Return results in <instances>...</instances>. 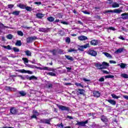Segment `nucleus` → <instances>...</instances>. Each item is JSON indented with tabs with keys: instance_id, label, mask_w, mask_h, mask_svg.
Masks as SVG:
<instances>
[{
	"instance_id": "1",
	"label": "nucleus",
	"mask_w": 128,
	"mask_h": 128,
	"mask_svg": "<svg viewBox=\"0 0 128 128\" xmlns=\"http://www.w3.org/2000/svg\"><path fill=\"white\" fill-rule=\"evenodd\" d=\"M57 106H58L59 110H60L62 112H64V110H66V112H70L69 107L64 106L62 105H58V104H57Z\"/></svg>"
},
{
	"instance_id": "2",
	"label": "nucleus",
	"mask_w": 128,
	"mask_h": 128,
	"mask_svg": "<svg viewBox=\"0 0 128 128\" xmlns=\"http://www.w3.org/2000/svg\"><path fill=\"white\" fill-rule=\"evenodd\" d=\"M88 123V120H86L84 122H78L77 121V123L76 124V126H86V124Z\"/></svg>"
},
{
	"instance_id": "3",
	"label": "nucleus",
	"mask_w": 128,
	"mask_h": 128,
	"mask_svg": "<svg viewBox=\"0 0 128 128\" xmlns=\"http://www.w3.org/2000/svg\"><path fill=\"white\" fill-rule=\"evenodd\" d=\"M38 40V38L36 36H30L26 38V41L27 44H30V42H32L33 40Z\"/></svg>"
},
{
	"instance_id": "4",
	"label": "nucleus",
	"mask_w": 128,
	"mask_h": 128,
	"mask_svg": "<svg viewBox=\"0 0 128 128\" xmlns=\"http://www.w3.org/2000/svg\"><path fill=\"white\" fill-rule=\"evenodd\" d=\"M106 14L108 12H114L115 14H120V12H122V10L119 9H115L114 10H108L106 12Z\"/></svg>"
},
{
	"instance_id": "5",
	"label": "nucleus",
	"mask_w": 128,
	"mask_h": 128,
	"mask_svg": "<svg viewBox=\"0 0 128 128\" xmlns=\"http://www.w3.org/2000/svg\"><path fill=\"white\" fill-rule=\"evenodd\" d=\"M18 72H20L21 74H32V72L30 70H26L24 69L19 70H18Z\"/></svg>"
},
{
	"instance_id": "6",
	"label": "nucleus",
	"mask_w": 128,
	"mask_h": 128,
	"mask_svg": "<svg viewBox=\"0 0 128 128\" xmlns=\"http://www.w3.org/2000/svg\"><path fill=\"white\" fill-rule=\"evenodd\" d=\"M18 110L14 107H12L10 109V112L12 114H16Z\"/></svg>"
},
{
	"instance_id": "7",
	"label": "nucleus",
	"mask_w": 128,
	"mask_h": 128,
	"mask_svg": "<svg viewBox=\"0 0 128 128\" xmlns=\"http://www.w3.org/2000/svg\"><path fill=\"white\" fill-rule=\"evenodd\" d=\"M16 88H13L10 86H5V90H6L7 92H16Z\"/></svg>"
},
{
	"instance_id": "8",
	"label": "nucleus",
	"mask_w": 128,
	"mask_h": 128,
	"mask_svg": "<svg viewBox=\"0 0 128 128\" xmlns=\"http://www.w3.org/2000/svg\"><path fill=\"white\" fill-rule=\"evenodd\" d=\"M95 66L97 68L98 70H106V68L102 66V64L96 63L95 64Z\"/></svg>"
},
{
	"instance_id": "9",
	"label": "nucleus",
	"mask_w": 128,
	"mask_h": 128,
	"mask_svg": "<svg viewBox=\"0 0 128 128\" xmlns=\"http://www.w3.org/2000/svg\"><path fill=\"white\" fill-rule=\"evenodd\" d=\"M88 54L90 56H96V55L98 54V52H96V51H94V50H90L88 51Z\"/></svg>"
},
{
	"instance_id": "10",
	"label": "nucleus",
	"mask_w": 128,
	"mask_h": 128,
	"mask_svg": "<svg viewBox=\"0 0 128 128\" xmlns=\"http://www.w3.org/2000/svg\"><path fill=\"white\" fill-rule=\"evenodd\" d=\"M48 30H50V28H40L38 29V31L41 32H48Z\"/></svg>"
},
{
	"instance_id": "11",
	"label": "nucleus",
	"mask_w": 128,
	"mask_h": 128,
	"mask_svg": "<svg viewBox=\"0 0 128 128\" xmlns=\"http://www.w3.org/2000/svg\"><path fill=\"white\" fill-rule=\"evenodd\" d=\"M91 46H98V40H93L90 42Z\"/></svg>"
},
{
	"instance_id": "12",
	"label": "nucleus",
	"mask_w": 128,
	"mask_h": 128,
	"mask_svg": "<svg viewBox=\"0 0 128 128\" xmlns=\"http://www.w3.org/2000/svg\"><path fill=\"white\" fill-rule=\"evenodd\" d=\"M100 120L102 122H108V118L104 115H102L101 116Z\"/></svg>"
},
{
	"instance_id": "13",
	"label": "nucleus",
	"mask_w": 128,
	"mask_h": 128,
	"mask_svg": "<svg viewBox=\"0 0 128 128\" xmlns=\"http://www.w3.org/2000/svg\"><path fill=\"white\" fill-rule=\"evenodd\" d=\"M122 20H128V12L123 13L121 14Z\"/></svg>"
},
{
	"instance_id": "14",
	"label": "nucleus",
	"mask_w": 128,
	"mask_h": 128,
	"mask_svg": "<svg viewBox=\"0 0 128 128\" xmlns=\"http://www.w3.org/2000/svg\"><path fill=\"white\" fill-rule=\"evenodd\" d=\"M93 94L95 98H100V93L98 91H94Z\"/></svg>"
},
{
	"instance_id": "15",
	"label": "nucleus",
	"mask_w": 128,
	"mask_h": 128,
	"mask_svg": "<svg viewBox=\"0 0 128 128\" xmlns=\"http://www.w3.org/2000/svg\"><path fill=\"white\" fill-rule=\"evenodd\" d=\"M107 102L110 104H112V106H116V102L114 100L109 99L107 100Z\"/></svg>"
},
{
	"instance_id": "16",
	"label": "nucleus",
	"mask_w": 128,
	"mask_h": 128,
	"mask_svg": "<svg viewBox=\"0 0 128 128\" xmlns=\"http://www.w3.org/2000/svg\"><path fill=\"white\" fill-rule=\"evenodd\" d=\"M26 80H38V78H36L34 76H26Z\"/></svg>"
},
{
	"instance_id": "17",
	"label": "nucleus",
	"mask_w": 128,
	"mask_h": 128,
	"mask_svg": "<svg viewBox=\"0 0 128 128\" xmlns=\"http://www.w3.org/2000/svg\"><path fill=\"white\" fill-rule=\"evenodd\" d=\"M78 40L82 41L86 40H88V37L86 36H81L78 37Z\"/></svg>"
},
{
	"instance_id": "18",
	"label": "nucleus",
	"mask_w": 128,
	"mask_h": 128,
	"mask_svg": "<svg viewBox=\"0 0 128 128\" xmlns=\"http://www.w3.org/2000/svg\"><path fill=\"white\" fill-rule=\"evenodd\" d=\"M49 52H51V54H52V56H54L56 55V54H58V50L53 49L52 50H50Z\"/></svg>"
},
{
	"instance_id": "19",
	"label": "nucleus",
	"mask_w": 128,
	"mask_h": 128,
	"mask_svg": "<svg viewBox=\"0 0 128 128\" xmlns=\"http://www.w3.org/2000/svg\"><path fill=\"white\" fill-rule=\"evenodd\" d=\"M17 6L20 8H22V10H26V6L24 4H20L17 5Z\"/></svg>"
},
{
	"instance_id": "20",
	"label": "nucleus",
	"mask_w": 128,
	"mask_h": 128,
	"mask_svg": "<svg viewBox=\"0 0 128 128\" xmlns=\"http://www.w3.org/2000/svg\"><path fill=\"white\" fill-rule=\"evenodd\" d=\"M65 58L68 60H70L71 62H74V58L70 56V55H65Z\"/></svg>"
},
{
	"instance_id": "21",
	"label": "nucleus",
	"mask_w": 128,
	"mask_h": 128,
	"mask_svg": "<svg viewBox=\"0 0 128 128\" xmlns=\"http://www.w3.org/2000/svg\"><path fill=\"white\" fill-rule=\"evenodd\" d=\"M102 64V66H104L105 68H108V66H110V64H108V63L106 62H103Z\"/></svg>"
},
{
	"instance_id": "22",
	"label": "nucleus",
	"mask_w": 128,
	"mask_h": 128,
	"mask_svg": "<svg viewBox=\"0 0 128 128\" xmlns=\"http://www.w3.org/2000/svg\"><path fill=\"white\" fill-rule=\"evenodd\" d=\"M122 52H124V48H120L115 52V54H120Z\"/></svg>"
},
{
	"instance_id": "23",
	"label": "nucleus",
	"mask_w": 128,
	"mask_h": 128,
	"mask_svg": "<svg viewBox=\"0 0 128 128\" xmlns=\"http://www.w3.org/2000/svg\"><path fill=\"white\" fill-rule=\"evenodd\" d=\"M112 8H120V4L116 2H114L112 4Z\"/></svg>"
},
{
	"instance_id": "24",
	"label": "nucleus",
	"mask_w": 128,
	"mask_h": 128,
	"mask_svg": "<svg viewBox=\"0 0 128 128\" xmlns=\"http://www.w3.org/2000/svg\"><path fill=\"white\" fill-rule=\"evenodd\" d=\"M36 16L38 18H44V14L42 13H38L36 14Z\"/></svg>"
},
{
	"instance_id": "25",
	"label": "nucleus",
	"mask_w": 128,
	"mask_h": 128,
	"mask_svg": "<svg viewBox=\"0 0 128 128\" xmlns=\"http://www.w3.org/2000/svg\"><path fill=\"white\" fill-rule=\"evenodd\" d=\"M102 54H104V56H106V58H112V55H110L108 52H104Z\"/></svg>"
},
{
	"instance_id": "26",
	"label": "nucleus",
	"mask_w": 128,
	"mask_h": 128,
	"mask_svg": "<svg viewBox=\"0 0 128 128\" xmlns=\"http://www.w3.org/2000/svg\"><path fill=\"white\" fill-rule=\"evenodd\" d=\"M20 11L18 10H15L12 12L13 16H20Z\"/></svg>"
},
{
	"instance_id": "27",
	"label": "nucleus",
	"mask_w": 128,
	"mask_h": 128,
	"mask_svg": "<svg viewBox=\"0 0 128 128\" xmlns=\"http://www.w3.org/2000/svg\"><path fill=\"white\" fill-rule=\"evenodd\" d=\"M25 54L27 56H32V52L29 50H26Z\"/></svg>"
},
{
	"instance_id": "28",
	"label": "nucleus",
	"mask_w": 128,
	"mask_h": 128,
	"mask_svg": "<svg viewBox=\"0 0 128 128\" xmlns=\"http://www.w3.org/2000/svg\"><path fill=\"white\" fill-rule=\"evenodd\" d=\"M46 88H52V83L48 82L46 84Z\"/></svg>"
},
{
	"instance_id": "29",
	"label": "nucleus",
	"mask_w": 128,
	"mask_h": 128,
	"mask_svg": "<svg viewBox=\"0 0 128 128\" xmlns=\"http://www.w3.org/2000/svg\"><path fill=\"white\" fill-rule=\"evenodd\" d=\"M15 44L17 46H22V40H17L16 42V43Z\"/></svg>"
},
{
	"instance_id": "30",
	"label": "nucleus",
	"mask_w": 128,
	"mask_h": 128,
	"mask_svg": "<svg viewBox=\"0 0 128 128\" xmlns=\"http://www.w3.org/2000/svg\"><path fill=\"white\" fill-rule=\"evenodd\" d=\"M18 94L20 95V96H24L26 95V93L24 91H20Z\"/></svg>"
},
{
	"instance_id": "31",
	"label": "nucleus",
	"mask_w": 128,
	"mask_h": 128,
	"mask_svg": "<svg viewBox=\"0 0 128 128\" xmlns=\"http://www.w3.org/2000/svg\"><path fill=\"white\" fill-rule=\"evenodd\" d=\"M48 22H50L54 21V18L52 16H50L47 18Z\"/></svg>"
},
{
	"instance_id": "32",
	"label": "nucleus",
	"mask_w": 128,
	"mask_h": 128,
	"mask_svg": "<svg viewBox=\"0 0 128 128\" xmlns=\"http://www.w3.org/2000/svg\"><path fill=\"white\" fill-rule=\"evenodd\" d=\"M118 66H120V68H126V64L124 63H121V64H119Z\"/></svg>"
},
{
	"instance_id": "33",
	"label": "nucleus",
	"mask_w": 128,
	"mask_h": 128,
	"mask_svg": "<svg viewBox=\"0 0 128 128\" xmlns=\"http://www.w3.org/2000/svg\"><path fill=\"white\" fill-rule=\"evenodd\" d=\"M120 76L123 78H128V74H120Z\"/></svg>"
},
{
	"instance_id": "34",
	"label": "nucleus",
	"mask_w": 128,
	"mask_h": 128,
	"mask_svg": "<svg viewBox=\"0 0 128 128\" xmlns=\"http://www.w3.org/2000/svg\"><path fill=\"white\" fill-rule=\"evenodd\" d=\"M2 48H6V50H12V47H10V45H8L7 46H3Z\"/></svg>"
},
{
	"instance_id": "35",
	"label": "nucleus",
	"mask_w": 128,
	"mask_h": 128,
	"mask_svg": "<svg viewBox=\"0 0 128 128\" xmlns=\"http://www.w3.org/2000/svg\"><path fill=\"white\" fill-rule=\"evenodd\" d=\"M112 98H116V100H118V98H120V96H117L116 95V94H111Z\"/></svg>"
},
{
	"instance_id": "36",
	"label": "nucleus",
	"mask_w": 128,
	"mask_h": 128,
	"mask_svg": "<svg viewBox=\"0 0 128 128\" xmlns=\"http://www.w3.org/2000/svg\"><path fill=\"white\" fill-rule=\"evenodd\" d=\"M17 34L18 36H24V32L20 30L18 31Z\"/></svg>"
},
{
	"instance_id": "37",
	"label": "nucleus",
	"mask_w": 128,
	"mask_h": 128,
	"mask_svg": "<svg viewBox=\"0 0 128 128\" xmlns=\"http://www.w3.org/2000/svg\"><path fill=\"white\" fill-rule=\"evenodd\" d=\"M22 60L24 62V64H28V60L26 58H22Z\"/></svg>"
},
{
	"instance_id": "38",
	"label": "nucleus",
	"mask_w": 128,
	"mask_h": 128,
	"mask_svg": "<svg viewBox=\"0 0 128 128\" xmlns=\"http://www.w3.org/2000/svg\"><path fill=\"white\" fill-rule=\"evenodd\" d=\"M106 78H114V75H107L105 76Z\"/></svg>"
},
{
	"instance_id": "39",
	"label": "nucleus",
	"mask_w": 128,
	"mask_h": 128,
	"mask_svg": "<svg viewBox=\"0 0 128 128\" xmlns=\"http://www.w3.org/2000/svg\"><path fill=\"white\" fill-rule=\"evenodd\" d=\"M66 42L68 44H70V37H67L66 38Z\"/></svg>"
},
{
	"instance_id": "40",
	"label": "nucleus",
	"mask_w": 128,
	"mask_h": 128,
	"mask_svg": "<svg viewBox=\"0 0 128 128\" xmlns=\"http://www.w3.org/2000/svg\"><path fill=\"white\" fill-rule=\"evenodd\" d=\"M12 50L14 52H20V49L18 48H16V47H14Z\"/></svg>"
},
{
	"instance_id": "41",
	"label": "nucleus",
	"mask_w": 128,
	"mask_h": 128,
	"mask_svg": "<svg viewBox=\"0 0 128 128\" xmlns=\"http://www.w3.org/2000/svg\"><path fill=\"white\" fill-rule=\"evenodd\" d=\"M47 74H48L49 76H56V73H54L52 72H49L47 73Z\"/></svg>"
},
{
	"instance_id": "42",
	"label": "nucleus",
	"mask_w": 128,
	"mask_h": 128,
	"mask_svg": "<svg viewBox=\"0 0 128 128\" xmlns=\"http://www.w3.org/2000/svg\"><path fill=\"white\" fill-rule=\"evenodd\" d=\"M25 10H27V12H32V7H30L28 6H26Z\"/></svg>"
},
{
	"instance_id": "43",
	"label": "nucleus",
	"mask_w": 128,
	"mask_h": 128,
	"mask_svg": "<svg viewBox=\"0 0 128 128\" xmlns=\"http://www.w3.org/2000/svg\"><path fill=\"white\" fill-rule=\"evenodd\" d=\"M8 40H12L13 36L12 34H9L6 36Z\"/></svg>"
},
{
	"instance_id": "44",
	"label": "nucleus",
	"mask_w": 128,
	"mask_h": 128,
	"mask_svg": "<svg viewBox=\"0 0 128 128\" xmlns=\"http://www.w3.org/2000/svg\"><path fill=\"white\" fill-rule=\"evenodd\" d=\"M75 86H81V88H84V86L82 84L78 82H75Z\"/></svg>"
},
{
	"instance_id": "45",
	"label": "nucleus",
	"mask_w": 128,
	"mask_h": 128,
	"mask_svg": "<svg viewBox=\"0 0 128 128\" xmlns=\"http://www.w3.org/2000/svg\"><path fill=\"white\" fill-rule=\"evenodd\" d=\"M58 52L59 54H64V50L62 49H58Z\"/></svg>"
},
{
	"instance_id": "46",
	"label": "nucleus",
	"mask_w": 128,
	"mask_h": 128,
	"mask_svg": "<svg viewBox=\"0 0 128 128\" xmlns=\"http://www.w3.org/2000/svg\"><path fill=\"white\" fill-rule=\"evenodd\" d=\"M78 90L80 94H84V89H78Z\"/></svg>"
},
{
	"instance_id": "47",
	"label": "nucleus",
	"mask_w": 128,
	"mask_h": 128,
	"mask_svg": "<svg viewBox=\"0 0 128 128\" xmlns=\"http://www.w3.org/2000/svg\"><path fill=\"white\" fill-rule=\"evenodd\" d=\"M78 52V50H74V48H70L68 50V52Z\"/></svg>"
},
{
	"instance_id": "48",
	"label": "nucleus",
	"mask_w": 128,
	"mask_h": 128,
	"mask_svg": "<svg viewBox=\"0 0 128 128\" xmlns=\"http://www.w3.org/2000/svg\"><path fill=\"white\" fill-rule=\"evenodd\" d=\"M46 119L43 118V119H41L40 120V124H46Z\"/></svg>"
},
{
	"instance_id": "49",
	"label": "nucleus",
	"mask_w": 128,
	"mask_h": 128,
	"mask_svg": "<svg viewBox=\"0 0 128 128\" xmlns=\"http://www.w3.org/2000/svg\"><path fill=\"white\" fill-rule=\"evenodd\" d=\"M84 48H90V44L88 43L82 46Z\"/></svg>"
},
{
	"instance_id": "50",
	"label": "nucleus",
	"mask_w": 128,
	"mask_h": 128,
	"mask_svg": "<svg viewBox=\"0 0 128 128\" xmlns=\"http://www.w3.org/2000/svg\"><path fill=\"white\" fill-rule=\"evenodd\" d=\"M28 68H36V66L34 65H32V64H29L28 66Z\"/></svg>"
},
{
	"instance_id": "51",
	"label": "nucleus",
	"mask_w": 128,
	"mask_h": 128,
	"mask_svg": "<svg viewBox=\"0 0 128 128\" xmlns=\"http://www.w3.org/2000/svg\"><path fill=\"white\" fill-rule=\"evenodd\" d=\"M14 6V5L12 4L8 5V8H10V10H12V8Z\"/></svg>"
},
{
	"instance_id": "52",
	"label": "nucleus",
	"mask_w": 128,
	"mask_h": 128,
	"mask_svg": "<svg viewBox=\"0 0 128 128\" xmlns=\"http://www.w3.org/2000/svg\"><path fill=\"white\" fill-rule=\"evenodd\" d=\"M47 124H50V119H46V123Z\"/></svg>"
},
{
	"instance_id": "53",
	"label": "nucleus",
	"mask_w": 128,
	"mask_h": 128,
	"mask_svg": "<svg viewBox=\"0 0 128 128\" xmlns=\"http://www.w3.org/2000/svg\"><path fill=\"white\" fill-rule=\"evenodd\" d=\"M84 47L82 46H80V48H78V50H80V52H84Z\"/></svg>"
},
{
	"instance_id": "54",
	"label": "nucleus",
	"mask_w": 128,
	"mask_h": 128,
	"mask_svg": "<svg viewBox=\"0 0 128 128\" xmlns=\"http://www.w3.org/2000/svg\"><path fill=\"white\" fill-rule=\"evenodd\" d=\"M107 30H116V28H114V27H109L106 28Z\"/></svg>"
},
{
	"instance_id": "55",
	"label": "nucleus",
	"mask_w": 128,
	"mask_h": 128,
	"mask_svg": "<svg viewBox=\"0 0 128 128\" xmlns=\"http://www.w3.org/2000/svg\"><path fill=\"white\" fill-rule=\"evenodd\" d=\"M82 12H83V14H90V12L86 11V10H82Z\"/></svg>"
},
{
	"instance_id": "56",
	"label": "nucleus",
	"mask_w": 128,
	"mask_h": 128,
	"mask_svg": "<svg viewBox=\"0 0 128 128\" xmlns=\"http://www.w3.org/2000/svg\"><path fill=\"white\" fill-rule=\"evenodd\" d=\"M33 114H36V116H38V114H39L38 112V111H36V110H34Z\"/></svg>"
},
{
	"instance_id": "57",
	"label": "nucleus",
	"mask_w": 128,
	"mask_h": 128,
	"mask_svg": "<svg viewBox=\"0 0 128 128\" xmlns=\"http://www.w3.org/2000/svg\"><path fill=\"white\" fill-rule=\"evenodd\" d=\"M57 126H58V128H64V124H62V123L57 124Z\"/></svg>"
},
{
	"instance_id": "58",
	"label": "nucleus",
	"mask_w": 128,
	"mask_h": 128,
	"mask_svg": "<svg viewBox=\"0 0 128 128\" xmlns=\"http://www.w3.org/2000/svg\"><path fill=\"white\" fill-rule=\"evenodd\" d=\"M102 72L103 74H110V72H108L106 70H102Z\"/></svg>"
},
{
	"instance_id": "59",
	"label": "nucleus",
	"mask_w": 128,
	"mask_h": 128,
	"mask_svg": "<svg viewBox=\"0 0 128 128\" xmlns=\"http://www.w3.org/2000/svg\"><path fill=\"white\" fill-rule=\"evenodd\" d=\"M31 118H36L37 119L38 117L36 116V115L34 114L32 116H31Z\"/></svg>"
},
{
	"instance_id": "60",
	"label": "nucleus",
	"mask_w": 128,
	"mask_h": 128,
	"mask_svg": "<svg viewBox=\"0 0 128 128\" xmlns=\"http://www.w3.org/2000/svg\"><path fill=\"white\" fill-rule=\"evenodd\" d=\"M98 82H104V78L103 77H102L99 79Z\"/></svg>"
},
{
	"instance_id": "61",
	"label": "nucleus",
	"mask_w": 128,
	"mask_h": 128,
	"mask_svg": "<svg viewBox=\"0 0 128 128\" xmlns=\"http://www.w3.org/2000/svg\"><path fill=\"white\" fill-rule=\"evenodd\" d=\"M17 76H18V78H20L21 80H26L24 78L22 75H18Z\"/></svg>"
},
{
	"instance_id": "62",
	"label": "nucleus",
	"mask_w": 128,
	"mask_h": 128,
	"mask_svg": "<svg viewBox=\"0 0 128 128\" xmlns=\"http://www.w3.org/2000/svg\"><path fill=\"white\" fill-rule=\"evenodd\" d=\"M95 18H96V20H102V18H100V16L98 15L95 16Z\"/></svg>"
},
{
	"instance_id": "63",
	"label": "nucleus",
	"mask_w": 128,
	"mask_h": 128,
	"mask_svg": "<svg viewBox=\"0 0 128 128\" xmlns=\"http://www.w3.org/2000/svg\"><path fill=\"white\" fill-rule=\"evenodd\" d=\"M61 24H66V25L68 24V23L66 22H65V21L61 22Z\"/></svg>"
},
{
	"instance_id": "64",
	"label": "nucleus",
	"mask_w": 128,
	"mask_h": 128,
	"mask_svg": "<svg viewBox=\"0 0 128 128\" xmlns=\"http://www.w3.org/2000/svg\"><path fill=\"white\" fill-rule=\"evenodd\" d=\"M34 4H35L40 5V4H42V2H35Z\"/></svg>"
}]
</instances>
